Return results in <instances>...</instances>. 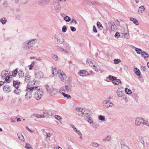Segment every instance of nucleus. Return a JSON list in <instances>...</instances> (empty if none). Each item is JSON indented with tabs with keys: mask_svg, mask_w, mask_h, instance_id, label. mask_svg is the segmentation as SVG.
Masks as SVG:
<instances>
[{
	"mask_svg": "<svg viewBox=\"0 0 149 149\" xmlns=\"http://www.w3.org/2000/svg\"><path fill=\"white\" fill-rule=\"evenodd\" d=\"M37 42L36 39H33L29 40H26L24 41L22 43L21 46L24 50H27L29 49L33 46Z\"/></svg>",
	"mask_w": 149,
	"mask_h": 149,
	"instance_id": "f257e3e1",
	"label": "nucleus"
},
{
	"mask_svg": "<svg viewBox=\"0 0 149 149\" xmlns=\"http://www.w3.org/2000/svg\"><path fill=\"white\" fill-rule=\"evenodd\" d=\"M52 73L54 75L57 74L59 77L62 81H64L66 79L67 77L64 72L60 70H59L56 71V68H53Z\"/></svg>",
	"mask_w": 149,
	"mask_h": 149,
	"instance_id": "f03ea898",
	"label": "nucleus"
},
{
	"mask_svg": "<svg viewBox=\"0 0 149 149\" xmlns=\"http://www.w3.org/2000/svg\"><path fill=\"white\" fill-rule=\"evenodd\" d=\"M54 39L58 44H60L64 42V37L62 34L59 33H57L55 35Z\"/></svg>",
	"mask_w": 149,
	"mask_h": 149,
	"instance_id": "7ed1b4c3",
	"label": "nucleus"
},
{
	"mask_svg": "<svg viewBox=\"0 0 149 149\" xmlns=\"http://www.w3.org/2000/svg\"><path fill=\"white\" fill-rule=\"evenodd\" d=\"M46 87L47 91H48L49 94L51 96H54L57 94L58 91L57 89L51 88L48 86H46Z\"/></svg>",
	"mask_w": 149,
	"mask_h": 149,
	"instance_id": "20e7f679",
	"label": "nucleus"
},
{
	"mask_svg": "<svg viewBox=\"0 0 149 149\" xmlns=\"http://www.w3.org/2000/svg\"><path fill=\"white\" fill-rule=\"evenodd\" d=\"M52 9L56 12H59L61 8L59 3L58 1H55L52 4Z\"/></svg>",
	"mask_w": 149,
	"mask_h": 149,
	"instance_id": "39448f33",
	"label": "nucleus"
},
{
	"mask_svg": "<svg viewBox=\"0 0 149 149\" xmlns=\"http://www.w3.org/2000/svg\"><path fill=\"white\" fill-rule=\"evenodd\" d=\"M33 82H29L27 85V90L28 91H31L32 92H35L36 91V89L38 90V87L37 86H36L31 84L33 83Z\"/></svg>",
	"mask_w": 149,
	"mask_h": 149,
	"instance_id": "423d86ee",
	"label": "nucleus"
},
{
	"mask_svg": "<svg viewBox=\"0 0 149 149\" xmlns=\"http://www.w3.org/2000/svg\"><path fill=\"white\" fill-rule=\"evenodd\" d=\"M40 88H38V90L36 89V91L33 92L34 97L36 100H38L42 97L43 95V93L40 90Z\"/></svg>",
	"mask_w": 149,
	"mask_h": 149,
	"instance_id": "0eeeda50",
	"label": "nucleus"
},
{
	"mask_svg": "<svg viewBox=\"0 0 149 149\" xmlns=\"http://www.w3.org/2000/svg\"><path fill=\"white\" fill-rule=\"evenodd\" d=\"M102 106L105 108H107L109 107H112L114 105V104L108 100H104L103 102Z\"/></svg>",
	"mask_w": 149,
	"mask_h": 149,
	"instance_id": "6e6552de",
	"label": "nucleus"
},
{
	"mask_svg": "<svg viewBox=\"0 0 149 149\" xmlns=\"http://www.w3.org/2000/svg\"><path fill=\"white\" fill-rule=\"evenodd\" d=\"M108 78L110 80H112L113 83L114 84H118L121 83L120 79H117L116 77L112 76L109 75L108 77Z\"/></svg>",
	"mask_w": 149,
	"mask_h": 149,
	"instance_id": "1a4fd4ad",
	"label": "nucleus"
},
{
	"mask_svg": "<svg viewBox=\"0 0 149 149\" xmlns=\"http://www.w3.org/2000/svg\"><path fill=\"white\" fill-rule=\"evenodd\" d=\"M35 78L37 79H39L42 78L43 77V74L40 71H36L35 72Z\"/></svg>",
	"mask_w": 149,
	"mask_h": 149,
	"instance_id": "9d476101",
	"label": "nucleus"
},
{
	"mask_svg": "<svg viewBox=\"0 0 149 149\" xmlns=\"http://www.w3.org/2000/svg\"><path fill=\"white\" fill-rule=\"evenodd\" d=\"M75 112L77 115L82 116L84 112L83 109L81 108L78 107L76 108Z\"/></svg>",
	"mask_w": 149,
	"mask_h": 149,
	"instance_id": "9b49d317",
	"label": "nucleus"
},
{
	"mask_svg": "<svg viewBox=\"0 0 149 149\" xmlns=\"http://www.w3.org/2000/svg\"><path fill=\"white\" fill-rule=\"evenodd\" d=\"M143 119L141 117H138L136 118L135 120V124L136 126H139L143 123Z\"/></svg>",
	"mask_w": 149,
	"mask_h": 149,
	"instance_id": "f8f14e48",
	"label": "nucleus"
},
{
	"mask_svg": "<svg viewBox=\"0 0 149 149\" xmlns=\"http://www.w3.org/2000/svg\"><path fill=\"white\" fill-rule=\"evenodd\" d=\"M91 114V111L89 110H86L83 112L82 116L84 117H89Z\"/></svg>",
	"mask_w": 149,
	"mask_h": 149,
	"instance_id": "ddd939ff",
	"label": "nucleus"
},
{
	"mask_svg": "<svg viewBox=\"0 0 149 149\" xmlns=\"http://www.w3.org/2000/svg\"><path fill=\"white\" fill-rule=\"evenodd\" d=\"M51 0H38V3L41 6H45L49 3Z\"/></svg>",
	"mask_w": 149,
	"mask_h": 149,
	"instance_id": "4468645a",
	"label": "nucleus"
},
{
	"mask_svg": "<svg viewBox=\"0 0 149 149\" xmlns=\"http://www.w3.org/2000/svg\"><path fill=\"white\" fill-rule=\"evenodd\" d=\"M108 24L112 31H114L115 30L116 26L113 22L111 21H109Z\"/></svg>",
	"mask_w": 149,
	"mask_h": 149,
	"instance_id": "2eb2a0df",
	"label": "nucleus"
},
{
	"mask_svg": "<svg viewBox=\"0 0 149 149\" xmlns=\"http://www.w3.org/2000/svg\"><path fill=\"white\" fill-rule=\"evenodd\" d=\"M86 62L87 64L91 67L94 66V65L95 63V62L93 60H92L90 59H87L86 61Z\"/></svg>",
	"mask_w": 149,
	"mask_h": 149,
	"instance_id": "dca6fc26",
	"label": "nucleus"
},
{
	"mask_svg": "<svg viewBox=\"0 0 149 149\" xmlns=\"http://www.w3.org/2000/svg\"><path fill=\"white\" fill-rule=\"evenodd\" d=\"M33 92L28 91L26 93L25 97L27 100H29L32 97V95H33Z\"/></svg>",
	"mask_w": 149,
	"mask_h": 149,
	"instance_id": "f3484780",
	"label": "nucleus"
},
{
	"mask_svg": "<svg viewBox=\"0 0 149 149\" xmlns=\"http://www.w3.org/2000/svg\"><path fill=\"white\" fill-rule=\"evenodd\" d=\"M73 128V130L77 133L79 135V136H82V134L81 132L79 130H78L77 128L74 126V125L72 124L70 125Z\"/></svg>",
	"mask_w": 149,
	"mask_h": 149,
	"instance_id": "a211bd4d",
	"label": "nucleus"
},
{
	"mask_svg": "<svg viewBox=\"0 0 149 149\" xmlns=\"http://www.w3.org/2000/svg\"><path fill=\"white\" fill-rule=\"evenodd\" d=\"M20 83V82L18 80H14L13 81V86L16 88H18Z\"/></svg>",
	"mask_w": 149,
	"mask_h": 149,
	"instance_id": "6ab92c4d",
	"label": "nucleus"
},
{
	"mask_svg": "<svg viewBox=\"0 0 149 149\" xmlns=\"http://www.w3.org/2000/svg\"><path fill=\"white\" fill-rule=\"evenodd\" d=\"M25 81L27 82H29L30 80L31 76L29 73H26L25 74Z\"/></svg>",
	"mask_w": 149,
	"mask_h": 149,
	"instance_id": "aec40b11",
	"label": "nucleus"
},
{
	"mask_svg": "<svg viewBox=\"0 0 149 149\" xmlns=\"http://www.w3.org/2000/svg\"><path fill=\"white\" fill-rule=\"evenodd\" d=\"M18 75L19 78H22L25 75L24 72L22 70H19L18 72Z\"/></svg>",
	"mask_w": 149,
	"mask_h": 149,
	"instance_id": "412c9836",
	"label": "nucleus"
},
{
	"mask_svg": "<svg viewBox=\"0 0 149 149\" xmlns=\"http://www.w3.org/2000/svg\"><path fill=\"white\" fill-rule=\"evenodd\" d=\"M43 114L42 115L45 117H48L51 116V113L50 111H45L43 112Z\"/></svg>",
	"mask_w": 149,
	"mask_h": 149,
	"instance_id": "4be33fe9",
	"label": "nucleus"
},
{
	"mask_svg": "<svg viewBox=\"0 0 149 149\" xmlns=\"http://www.w3.org/2000/svg\"><path fill=\"white\" fill-rule=\"evenodd\" d=\"M3 89L6 93H8L11 91L10 88L7 85L4 86Z\"/></svg>",
	"mask_w": 149,
	"mask_h": 149,
	"instance_id": "5701e85b",
	"label": "nucleus"
},
{
	"mask_svg": "<svg viewBox=\"0 0 149 149\" xmlns=\"http://www.w3.org/2000/svg\"><path fill=\"white\" fill-rule=\"evenodd\" d=\"M65 89L66 91H70L71 90L72 87L71 85L69 84L68 85H66L65 86Z\"/></svg>",
	"mask_w": 149,
	"mask_h": 149,
	"instance_id": "b1692460",
	"label": "nucleus"
},
{
	"mask_svg": "<svg viewBox=\"0 0 149 149\" xmlns=\"http://www.w3.org/2000/svg\"><path fill=\"white\" fill-rule=\"evenodd\" d=\"M130 19L131 21H132L136 25H139V22L136 19L132 17H130Z\"/></svg>",
	"mask_w": 149,
	"mask_h": 149,
	"instance_id": "393cba45",
	"label": "nucleus"
},
{
	"mask_svg": "<svg viewBox=\"0 0 149 149\" xmlns=\"http://www.w3.org/2000/svg\"><path fill=\"white\" fill-rule=\"evenodd\" d=\"M86 71L85 70H80L79 72H78L79 75L82 76H84L86 75Z\"/></svg>",
	"mask_w": 149,
	"mask_h": 149,
	"instance_id": "a878e982",
	"label": "nucleus"
},
{
	"mask_svg": "<svg viewBox=\"0 0 149 149\" xmlns=\"http://www.w3.org/2000/svg\"><path fill=\"white\" fill-rule=\"evenodd\" d=\"M138 138L141 143L143 145L145 144V142L143 137L141 136H139L138 137Z\"/></svg>",
	"mask_w": 149,
	"mask_h": 149,
	"instance_id": "bb28decb",
	"label": "nucleus"
},
{
	"mask_svg": "<svg viewBox=\"0 0 149 149\" xmlns=\"http://www.w3.org/2000/svg\"><path fill=\"white\" fill-rule=\"evenodd\" d=\"M111 138V137L110 136H107L104 138L102 139V141L103 142H105L108 141L110 140Z\"/></svg>",
	"mask_w": 149,
	"mask_h": 149,
	"instance_id": "cd10ccee",
	"label": "nucleus"
},
{
	"mask_svg": "<svg viewBox=\"0 0 149 149\" xmlns=\"http://www.w3.org/2000/svg\"><path fill=\"white\" fill-rule=\"evenodd\" d=\"M145 8L143 6H141L139 8V9L138 10V12L140 13H142L145 10Z\"/></svg>",
	"mask_w": 149,
	"mask_h": 149,
	"instance_id": "c85d7f7f",
	"label": "nucleus"
},
{
	"mask_svg": "<svg viewBox=\"0 0 149 149\" xmlns=\"http://www.w3.org/2000/svg\"><path fill=\"white\" fill-rule=\"evenodd\" d=\"M0 22L2 24H6L7 22L6 19L5 17H3L1 18L0 19Z\"/></svg>",
	"mask_w": 149,
	"mask_h": 149,
	"instance_id": "c756f323",
	"label": "nucleus"
},
{
	"mask_svg": "<svg viewBox=\"0 0 149 149\" xmlns=\"http://www.w3.org/2000/svg\"><path fill=\"white\" fill-rule=\"evenodd\" d=\"M97 26L100 30H102L103 29V27L101 23L99 22H97Z\"/></svg>",
	"mask_w": 149,
	"mask_h": 149,
	"instance_id": "7c9ffc66",
	"label": "nucleus"
},
{
	"mask_svg": "<svg viewBox=\"0 0 149 149\" xmlns=\"http://www.w3.org/2000/svg\"><path fill=\"white\" fill-rule=\"evenodd\" d=\"M93 69L96 71H98L100 70L99 67L98 65H95V64L94 65V66H93Z\"/></svg>",
	"mask_w": 149,
	"mask_h": 149,
	"instance_id": "2f4dec72",
	"label": "nucleus"
},
{
	"mask_svg": "<svg viewBox=\"0 0 149 149\" xmlns=\"http://www.w3.org/2000/svg\"><path fill=\"white\" fill-rule=\"evenodd\" d=\"M61 94L64 97H66L68 99H69L71 98V96L69 95L66 94L63 92H62Z\"/></svg>",
	"mask_w": 149,
	"mask_h": 149,
	"instance_id": "473e14b6",
	"label": "nucleus"
},
{
	"mask_svg": "<svg viewBox=\"0 0 149 149\" xmlns=\"http://www.w3.org/2000/svg\"><path fill=\"white\" fill-rule=\"evenodd\" d=\"M125 93L128 95L131 94L132 93V91L128 89L127 88H125Z\"/></svg>",
	"mask_w": 149,
	"mask_h": 149,
	"instance_id": "72a5a7b5",
	"label": "nucleus"
},
{
	"mask_svg": "<svg viewBox=\"0 0 149 149\" xmlns=\"http://www.w3.org/2000/svg\"><path fill=\"white\" fill-rule=\"evenodd\" d=\"M98 119L102 121H104L105 120V118L104 116H103L100 115L98 116Z\"/></svg>",
	"mask_w": 149,
	"mask_h": 149,
	"instance_id": "f704fd0d",
	"label": "nucleus"
},
{
	"mask_svg": "<svg viewBox=\"0 0 149 149\" xmlns=\"http://www.w3.org/2000/svg\"><path fill=\"white\" fill-rule=\"evenodd\" d=\"M33 115L38 118H44V116L42 115L38 114H33Z\"/></svg>",
	"mask_w": 149,
	"mask_h": 149,
	"instance_id": "c9c22d12",
	"label": "nucleus"
},
{
	"mask_svg": "<svg viewBox=\"0 0 149 149\" xmlns=\"http://www.w3.org/2000/svg\"><path fill=\"white\" fill-rule=\"evenodd\" d=\"M14 92L16 95H20V90L18 88H16V89L14 91Z\"/></svg>",
	"mask_w": 149,
	"mask_h": 149,
	"instance_id": "e433bc0d",
	"label": "nucleus"
},
{
	"mask_svg": "<svg viewBox=\"0 0 149 149\" xmlns=\"http://www.w3.org/2000/svg\"><path fill=\"white\" fill-rule=\"evenodd\" d=\"M8 74V71H3L1 72V76L2 77H4L5 76H7V75Z\"/></svg>",
	"mask_w": 149,
	"mask_h": 149,
	"instance_id": "4c0bfd02",
	"label": "nucleus"
},
{
	"mask_svg": "<svg viewBox=\"0 0 149 149\" xmlns=\"http://www.w3.org/2000/svg\"><path fill=\"white\" fill-rule=\"evenodd\" d=\"M63 45H64V47L65 48V49L68 50L70 49L69 45L68 43H64Z\"/></svg>",
	"mask_w": 149,
	"mask_h": 149,
	"instance_id": "58836bf2",
	"label": "nucleus"
},
{
	"mask_svg": "<svg viewBox=\"0 0 149 149\" xmlns=\"http://www.w3.org/2000/svg\"><path fill=\"white\" fill-rule=\"evenodd\" d=\"M18 137L19 139L22 141H23L24 140V138L23 136L21 134H18Z\"/></svg>",
	"mask_w": 149,
	"mask_h": 149,
	"instance_id": "ea45409f",
	"label": "nucleus"
},
{
	"mask_svg": "<svg viewBox=\"0 0 149 149\" xmlns=\"http://www.w3.org/2000/svg\"><path fill=\"white\" fill-rule=\"evenodd\" d=\"M142 124L144 125H146L147 126H148V127L149 126V122L147 120H144V119H143V122Z\"/></svg>",
	"mask_w": 149,
	"mask_h": 149,
	"instance_id": "a19ab883",
	"label": "nucleus"
},
{
	"mask_svg": "<svg viewBox=\"0 0 149 149\" xmlns=\"http://www.w3.org/2000/svg\"><path fill=\"white\" fill-rule=\"evenodd\" d=\"M117 94L118 97H121L123 95V93L122 91H119L118 90L117 92Z\"/></svg>",
	"mask_w": 149,
	"mask_h": 149,
	"instance_id": "79ce46f5",
	"label": "nucleus"
},
{
	"mask_svg": "<svg viewBox=\"0 0 149 149\" xmlns=\"http://www.w3.org/2000/svg\"><path fill=\"white\" fill-rule=\"evenodd\" d=\"M35 64V63L33 61L30 65L28 66V67H29V70H31L33 68V67L34 66Z\"/></svg>",
	"mask_w": 149,
	"mask_h": 149,
	"instance_id": "37998d69",
	"label": "nucleus"
},
{
	"mask_svg": "<svg viewBox=\"0 0 149 149\" xmlns=\"http://www.w3.org/2000/svg\"><path fill=\"white\" fill-rule=\"evenodd\" d=\"M17 73H18V70L17 69H16L14 71V72H13L12 74L13 77H15L16 76L17 74Z\"/></svg>",
	"mask_w": 149,
	"mask_h": 149,
	"instance_id": "c03bdc74",
	"label": "nucleus"
},
{
	"mask_svg": "<svg viewBox=\"0 0 149 149\" xmlns=\"http://www.w3.org/2000/svg\"><path fill=\"white\" fill-rule=\"evenodd\" d=\"M64 20L66 22H68L71 20L70 17L68 16H66L64 17Z\"/></svg>",
	"mask_w": 149,
	"mask_h": 149,
	"instance_id": "a18cd8bd",
	"label": "nucleus"
},
{
	"mask_svg": "<svg viewBox=\"0 0 149 149\" xmlns=\"http://www.w3.org/2000/svg\"><path fill=\"white\" fill-rule=\"evenodd\" d=\"M121 149H129L128 146L123 144L121 145Z\"/></svg>",
	"mask_w": 149,
	"mask_h": 149,
	"instance_id": "49530a36",
	"label": "nucleus"
},
{
	"mask_svg": "<svg viewBox=\"0 0 149 149\" xmlns=\"http://www.w3.org/2000/svg\"><path fill=\"white\" fill-rule=\"evenodd\" d=\"M25 148L27 149H32V147L29 144L26 143L25 144Z\"/></svg>",
	"mask_w": 149,
	"mask_h": 149,
	"instance_id": "de8ad7c7",
	"label": "nucleus"
},
{
	"mask_svg": "<svg viewBox=\"0 0 149 149\" xmlns=\"http://www.w3.org/2000/svg\"><path fill=\"white\" fill-rule=\"evenodd\" d=\"M91 145L92 146L95 147H97L99 146L98 143L95 142L92 143Z\"/></svg>",
	"mask_w": 149,
	"mask_h": 149,
	"instance_id": "09e8293b",
	"label": "nucleus"
},
{
	"mask_svg": "<svg viewBox=\"0 0 149 149\" xmlns=\"http://www.w3.org/2000/svg\"><path fill=\"white\" fill-rule=\"evenodd\" d=\"M135 51L136 52L137 54H141V52H142V50L139 49L137 48H136L135 49Z\"/></svg>",
	"mask_w": 149,
	"mask_h": 149,
	"instance_id": "8fccbe9b",
	"label": "nucleus"
},
{
	"mask_svg": "<svg viewBox=\"0 0 149 149\" xmlns=\"http://www.w3.org/2000/svg\"><path fill=\"white\" fill-rule=\"evenodd\" d=\"M52 57L54 60L56 61L58 59V57L55 54H52Z\"/></svg>",
	"mask_w": 149,
	"mask_h": 149,
	"instance_id": "3c124183",
	"label": "nucleus"
},
{
	"mask_svg": "<svg viewBox=\"0 0 149 149\" xmlns=\"http://www.w3.org/2000/svg\"><path fill=\"white\" fill-rule=\"evenodd\" d=\"M121 62L120 59H115L114 60V62L116 64H118Z\"/></svg>",
	"mask_w": 149,
	"mask_h": 149,
	"instance_id": "603ef678",
	"label": "nucleus"
},
{
	"mask_svg": "<svg viewBox=\"0 0 149 149\" xmlns=\"http://www.w3.org/2000/svg\"><path fill=\"white\" fill-rule=\"evenodd\" d=\"M71 23L74 26L77 23L76 20L75 19H72V20Z\"/></svg>",
	"mask_w": 149,
	"mask_h": 149,
	"instance_id": "864d4df0",
	"label": "nucleus"
},
{
	"mask_svg": "<svg viewBox=\"0 0 149 149\" xmlns=\"http://www.w3.org/2000/svg\"><path fill=\"white\" fill-rule=\"evenodd\" d=\"M10 77L8 76H6V78H5V81H6L8 83L10 82V80L9 79Z\"/></svg>",
	"mask_w": 149,
	"mask_h": 149,
	"instance_id": "5fc2aeb1",
	"label": "nucleus"
},
{
	"mask_svg": "<svg viewBox=\"0 0 149 149\" xmlns=\"http://www.w3.org/2000/svg\"><path fill=\"white\" fill-rule=\"evenodd\" d=\"M54 117L57 120H60L61 119V117L59 116L55 115L54 116Z\"/></svg>",
	"mask_w": 149,
	"mask_h": 149,
	"instance_id": "6e6d98bb",
	"label": "nucleus"
},
{
	"mask_svg": "<svg viewBox=\"0 0 149 149\" xmlns=\"http://www.w3.org/2000/svg\"><path fill=\"white\" fill-rule=\"evenodd\" d=\"M67 30L66 26H63L62 28V31L63 32H65Z\"/></svg>",
	"mask_w": 149,
	"mask_h": 149,
	"instance_id": "4d7b16f0",
	"label": "nucleus"
},
{
	"mask_svg": "<svg viewBox=\"0 0 149 149\" xmlns=\"http://www.w3.org/2000/svg\"><path fill=\"white\" fill-rule=\"evenodd\" d=\"M87 121L90 124L93 123V120L91 117L89 118V120H87Z\"/></svg>",
	"mask_w": 149,
	"mask_h": 149,
	"instance_id": "13d9d810",
	"label": "nucleus"
},
{
	"mask_svg": "<svg viewBox=\"0 0 149 149\" xmlns=\"http://www.w3.org/2000/svg\"><path fill=\"white\" fill-rule=\"evenodd\" d=\"M141 54L143 53V54H142V56H144V55H146V56L147 57H148V54L147 53L144 52H141Z\"/></svg>",
	"mask_w": 149,
	"mask_h": 149,
	"instance_id": "bf43d9fd",
	"label": "nucleus"
},
{
	"mask_svg": "<svg viewBox=\"0 0 149 149\" xmlns=\"http://www.w3.org/2000/svg\"><path fill=\"white\" fill-rule=\"evenodd\" d=\"M124 37L128 39L130 38V36L129 34L126 33L124 35Z\"/></svg>",
	"mask_w": 149,
	"mask_h": 149,
	"instance_id": "052dcab7",
	"label": "nucleus"
},
{
	"mask_svg": "<svg viewBox=\"0 0 149 149\" xmlns=\"http://www.w3.org/2000/svg\"><path fill=\"white\" fill-rule=\"evenodd\" d=\"M140 72L139 70H137L135 72V73L138 76L140 75Z\"/></svg>",
	"mask_w": 149,
	"mask_h": 149,
	"instance_id": "680f3d73",
	"label": "nucleus"
},
{
	"mask_svg": "<svg viewBox=\"0 0 149 149\" xmlns=\"http://www.w3.org/2000/svg\"><path fill=\"white\" fill-rule=\"evenodd\" d=\"M26 129H27L29 131L31 132V133H33V131L31 130L28 127H26Z\"/></svg>",
	"mask_w": 149,
	"mask_h": 149,
	"instance_id": "e2e57ef3",
	"label": "nucleus"
},
{
	"mask_svg": "<svg viewBox=\"0 0 149 149\" xmlns=\"http://www.w3.org/2000/svg\"><path fill=\"white\" fill-rule=\"evenodd\" d=\"M120 34L118 32H117L115 35V37L117 38H118Z\"/></svg>",
	"mask_w": 149,
	"mask_h": 149,
	"instance_id": "0e129e2a",
	"label": "nucleus"
},
{
	"mask_svg": "<svg viewBox=\"0 0 149 149\" xmlns=\"http://www.w3.org/2000/svg\"><path fill=\"white\" fill-rule=\"evenodd\" d=\"M70 29L72 31H76V28L73 26H71L70 27Z\"/></svg>",
	"mask_w": 149,
	"mask_h": 149,
	"instance_id": "69168bd1",
	"label": "nucleus"
},
{
	"mask_svg": "<svg viewBox=\"0 0 149 149\" xmlns=\"http://www.w3.org/2000/svg\"><path fill=\"white\" fill-rule=\"evenodd\" d=\"M93 31L95 33H97V30L96 29L95 27V26H93Z\"/></svg>",
	"mask_w": 149,
	"mask_h": 149,
	"instance_id": "338daca9",
	"label": "nucleus"
},
{
	"mask_svg": "<svg viewBox=\"0 0 149 149\" xmlns=\"http://www.w3.org/2000/svg\"><path fill=\"white\" fill-rule=\"evenodd\" d=\"M124 69L125 71H127L128 69L127 66L126 65H124Z\"/></svg>",
	"mask_w": 149,
	"mask_h": 149,
	"instance_id": "774afa93",
	"label": "nucleus"
}]
</instances>
